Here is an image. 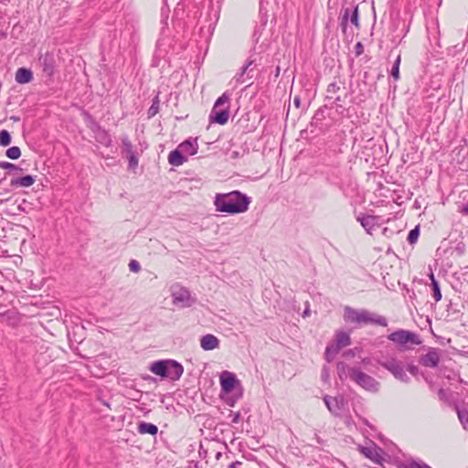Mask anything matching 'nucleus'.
<instances>
[{"mask_svg":"<svg viewBox=\"0 0 468 468\" xmlns=\"http://www.w3.org/2000/svg\"><path fill=\"white\" fill-rule=\"evenodd\" d=\"M239 420H240V412L237 411L234 413L231 422L234 424H237L239 422Z\"/></svg>","mask_w":468,"mask_h":468,"instance_id":"nucleus-43","label":"nucleus"},{"mask_svg":"<svg viewBox=\"0 0 468 468\" xmlns=\"http://www.w3.org/2000/svg\"><path fill=\"white\" fill-rule=\"evenodd\" d=\"M307 314H308V310H305L304 313H303V316H305Z\"/></svg>","mask_w":468,"mask_h":468,"instance_id":"nucleus-57","label":"nucleus"},{"mask_svg":"<svg viewBox=\"0 0 468 468\" xmlns=\"http://www.w3.org/2000/svg\"><path fill=\"white\" fill-rule=\"evenodd\" d=\"M229 95L224 92L218 97L209 113V123L224 125L229 119Z\"/></svg>","mask_w":468,"mask_h":468,"instance_id":"nucleus-5","label":"nucleus"},{"mask_svg":"<svg viewBox=\"0 0 468 468\" xmlns=\"http://www.w3.org/2000/svg\"><path fill=\"white\" fill-rule=\"evenodd\" d=\"M399 468H431L421 460L411 459L406 463H401Z\"/></svg>","mask_w":468,"mask_h":468,"instance_id":"nucleus-27","label":"nucleus"},{"mask_svg":"<svg viewBox=\"0 0 468 468\" xmlns=\"http://www.w3.org/2000/svg\"><path fill=\"white\" fill-rule=\"evenodd\" d=\"M351 345L350 335L345 331H336L334 342L327 345L324 352V359L327 362H332L339 351L346 346Z\"/></svg>","mask_w":468,"mask_h":468,"instance_id":"nucleus-8","label":"nucleus"},{"mask_svg":"<svg viewBox=\"0 0 468 468\" xmlns=\"http://www.w3.org/2000/svg\"><path fill=\"white\" fill-rule=\"evenodd\" d=\"M219 343V339L212 334H207L200 339V346L205 351H211L218 348Z\"/></svg>","mask_w":468,"mask_h":468,"instance_id":"nucleus-17","label":"nucleus"},{"mask_svg":"<svg viewBox=\"0 0 468 468\" xmlns=\"http://www.w3.org/2000/svg\"><path fill=\"white\" fill-rule=\"evenodd\" d=\"M352 381L368 392L376 393L379 390V382L370 375L362 371L360 367H357L355 371L353 370Z\"/></svg>","mask_w":468,"mask_h":468,"instance_id":"nucleus-10","label":"nucleus"},{"mask_svg":"<svg viewBox=\"0 0 468 468\" xmlns=\"http://www.w3.org/2000/svg\"><path fill=\"white\" fill-rule=\"evenodd\" d=\"M171 296L174 304H180L182 307H189L195 302L191 298L190 292L179 284H174L171 287Z\"/></svg>","mask_w":468,"mask_h":468,"instance_id":"nucleus-11","label":"nucleus"},{"mask_svg":"<svg viewBox=\"0 0 468 468\" xmlns=\"http://www.w3.org/2000/svg\"><path fill=\"white\" fill-rule=\"evenodd\" d=\"M257 65L254 59H248L246 63L240 68L239 71L234 76V86L238 87L244 84L247 80L254 78V70Z\"/></svg>","mask_w":468,"mask_h":468,"instance_id":"nucleus-12","label":"nucleus"},{"mask_svg":"<svg viewBox=\"0 0 468 468\" xmlns=\"http://www.w3.org/2000/svg\"><path fill=\"white\" fill-rule=\"evenodd\" d=\"M346 355H347V356H355V350L350 349V350H348V351L346 353Z\"/></svg>","mask_w":468,"mask_h":468,"instance_id":"nucleus-49","label":"nucleus"},{"mask_svg":"<svg viewBox=\"0 0 468 468\" xmlns=\"http://www.w3.org/2000/svg\"><path fill=\"white\" fill-rule=\"evenodd\" d=\"M441 361V350L434 347H429L425 355L419 358L420 365L426 367H437Z\"/></svg>","mask_w":468,"mask_h":468,"instance_id":"nucleus-13","label":"nucleus"},{"mask_svg":"<svg viewBox=\"0 0 468 468\" xmlns=\"http://www.w3.org/2000/svg\"><path fill=\"white\" fill-rule=\"evenodd\" d=\"M161 11H162V15H164L165 13H167L169 10H168V8L165 9V7L163 6Z\"/></svg>","mask_w":468,"mask_h":468,"instance_id":"nucleus-52","label":"nucleus"},{"mask_svg":"<svg viewBox=\"0 0 468 468\" xmlns=\"http://www.w3.org/2000/svg\"><path fill=\"white\" fill-rule=\"evenodd\" d=\"M43 73L48 78H52L55 74L56 60L53 53L46 52L38 58Z\"/></svg>","mask_w":468,"mask_h":468,"instance_id":"nucleus-15","label":"nucleus"},{"mask_svg":"<svg viewBox=\"0 0 468 468\" xmlns=\"http://www.w3.org/2000/svg\"><path fill=\"white\" fill-rule=\"evenodd\" d=\"M431 278V287L432 290V297L435 302H439L441 299V292L440 289L439 282L435 279L433 273L430 275Z\"/></svg>","mask_w":468,"mask_h":468,"instance_id":"nucleus-26","label":"nucleus"},{"mask_svg":"<svg viewBox=\"0 0 468 468\" xmlns=\"http://www.w3.org/2000/svg\"><path fill=\"white\" fill-rule=\"evenodd\" d=\"M368 362H369V359H368V358H365V359H363V363H364V364H367Z\"/></svg>","mask_w":468,"mask_h":468,"instance_id":"nucleus-54","label":"nucleus"},{"mask_svg":"<svg viewBox=\"0 0 468 468\" xmlns=\"http://www.w3.org/2000/svg\"><path fill=\"white\" fill-rule=\"evenodd\" d=\"M378 364L388 370L396 379L409 383L410 378L406 374L403 362L397 359L395 356H386L378 360Z\"/></svg>","mask_w":468,"mask_h":468,"instance_id":"nucleus-6","label":"nucleus"},{"mask_svg":"<svg viewBox=\"0 0 468 468\" xmlns=\"http://www.w3.org/2000/svg\"><path fill=\"white\" fill-rule=\"evenodd\" d=\"M324 402L329 411L335 416H339L341 414L346 405V400L343 396L331 397L329 395H325L324 397Z\"/></svg>","mask_w":468,"mask_h":468,"instance_id":"nucleus-14","label":"nucleus"},{"mask_svg":"<svg viewBox=\"0 0 468 468\" xmlns=\"http://www.w3.org/2000/svg\"><path fill=\"white\" fill-rule=\"evenodd\" d=\"M250 202V197L239 190L226 194H217L214 199L217 211L230 215L246 212Z\"/></svg>","mask_w":468,"mask_h":468,"instance_id":"nucleus-1","label":"nucleus"},{"mask_svg":"<svg viewBox=\"0 0 468 468\" xmlns=\"http://www.w3.org/2000/svg\"><path fill=\"white\" fill-rule=\"evenodd\" d=\"M378 218L379 217L378 216L364 214H360L356 217V220L360 222L361 226L368 234H372V231L375 229V228L379 226Z\"/></svg>","mask_w":468,"mask_h":468,"instance_id":"nucleus-16","label":"nucleus"},{"mask_svg":"<svg viewBox=\"0 0 468 468\" xmlns=\"http://www.w3.org/2000/svg\"><path fill=\"white\" fill-rule=\"evenodd\" d=\"M137 431L140 434L156 435L158 432V427L153 423L143 421L138 424Z\"/></svg>","mask_w":468,"mask_h":468,"instance_id":"nucleus-24","label":"nucleus"},{"mask_svg":"<svg viewBox=\"0 0 468 468\" xmlns=\"http://www.w3.org/2000/svg\"><path fill=\"white\" fill-rule=\"evenodd\" d=\"M460 213H462L463 215H468V202L466 204H464L460 209H459Z\"/></svg>","mask_w":468,"mask_h":468,"instance_id":"nucleus-44","label":"nucleus"},{"mask_svg":"<svg viewBox=\"0 0 468 468\" xmlns=\"http://www.w3.org/2000/svg\"><path fill=\"white\" fill-rule=\"evenodd\" d=\"M129 269L133 272H138L141 270V265H140V263L137 261L132 260L129 262Z\"/></svg>","mask_w":468,"mask_h":468,"instance_id":"nucleus-38","label":"nucleus"},{"mask_svg":"<svg viewBox=\"0 0 468 468\" xmlns=\"http://www.w3.org/2000/svg\"><path fill=\"white\" fill-rule=\"evenodd\" d=\"M378 450H379V448L374 444V447H361L360 452L363 453L367 458L375 460L378 456L377 452Z\"/></svg>","mask_w":468,"mask_h":468,"instance_id":"nucleus-29","label":"nucleus"},{"mask_svg":"<svg viewBox=\"0 0 468 468\" xmlns=\"http://www.w3.org/2000/svg\"><path fill=\"white\" fill-rule=\"evenodd\" d=\"M344 320L346 323L354 324L358 326L367 324H375L387 326V318L367 309H355L350 306L344 308Z\"/></svg>","mask_w":468,"mask_h":468,"instance_id":"nucleus-3","label":"nucleus"},{"mask_svg":"<svg viewBox=\"0 0 468 468\" xmlns=\"http://www.w3.org/2000/svg\"><path fill=\"white\" fill-rule=\"evenodd\" d=\"M37 180V176L27 175L20 177H14L10 181V186L14 188L16 187H28L31 186Z\"/></svg>","mask_w":468,"mask_h":468,"instance_id":"nucleus-20","label":"nucleus"},{"mask_svg":"<svg viewBox=\"0 0 468 468\" xmlns=\"http://www.w3.org/2000/svg\"><path fill=\"white\" fill-rule=\"evenodd\" d=\"M163 1H164V5H167V0H163Z\"/></svg>","mask_w":468,"mask_h":468,"instance_id":"nucleus-58","label":"nucleus"},{"mask_svg":"<svg viewBox=\"0 0 468 468\" xmlns=\"http://www.w3.org/2000/svg\"><path fill=\"white\" fill-rule=\"evenodd\" d=\"M388 228H384V229H383V233H384V234L388 233Z\"/></svg>","mask_w":468,"mask_h":468,"instance_id":"nucleus-55","label":"nucleus"},{"mask_svg":"<svg viewBox=\"0 0 468 468\" xmlns=\"http://www.w3.org/2000/svg\"><path fill=\"white\" fill-rule=\"evenodd\" d=\"M151 372L160 376L161 378H166L173 381L178 380L183 372V366L176 360H158L151 364Z\"/></svg>","mask_w":468,"mask_h":468,"instance_id":"nucleus-4","label":"nucleus"},{"mask_svg":"<svg viewBox=\"0 0 468 468\" xmlns=\"http://www.w3.org/2000/svg\"><path fill=\"white\" fill-rule=\"evenodd\" d=\"M348 22L356 29L360 28L358 5L342 8L339 16V26L344 35H347Z\"/></svg>","mask_w":468,"mask_h":468,"instance_id":"nucleus-9","label":"nucleus"},{"mask_svg":"<svg viewBox=\"0 0 468 468\" xmlns=\"http://www.w3.org/2000/svg\"><path fill=\"white\" fill-rule=\"evenodd\" d=\"M159 111V100L158 97H154L153 100V103L151 107L148 110V115L149 117L154 116Z\"/></svg>","mask_w":468,"mask_h":468,"instance_id":"nucleus-37","label":"nucleus"},{"mask_svg":"<svg viewBox=\"0 0 468 468\" xmlns=\"http://www.w3.org/2000/svg\"><path fill=\"white\" fill-rule=\"evenodd\" d=\"M327 108L326 105H324V107H321L320 109H318L315 113H314V119L315 120H323L324 118V109Z\"/></svg>","mask_w":468,"mask_h":468,"instance_id":"nucleus-40","label":"nucleus"},{"mask_svg":"<svg viewBox=\"0 0 468 468\" xmlns=\"http://www.w3.org/2000/svg\"><path fill=\"white\" fill-rule=\"evenodd\" d=\"M187 161V157L184 155L182 150L177 146L176 149L171 151L168 155V162L175 166L182 165Z\"/></svg>","mask_w":468,"mask_h":468,"instance_id":"nucleus-22","label":"nucleus"},{"mask_svg":"<svg viewBox=\"0 0 468 468\" xmlns=\"http://www.w3.org/2000/svg\"><path fill=\"white\" fill-rule=\"evenodd\" d=\"M264 3H265V0H261L260 1V11L261 12L264 8Z\"/></svg>","mask_w":468,"mask_h":468,"instance_id":"nucleus-48","label":"nucleus"},{"mask_svg":"<svg viewBox=\"0 0 468 468\" xmlns=\"http://www.w3.org/2000/svg\"><path fill=\"white\" fill-rule=\"evenodd\" d=\"M330 101H332V104H335L336 108H342L343 107L342 103H341L342 99H341V97L339 95H337V96L334 97L333 99H331Z\"/></svg>","mask_w":468,"mask_h":468,"instance_id":"nucleus-42","label":"nucleus"},{"mask_svg":"<svg viewBox=\"0 0 468 468\" xmlns=\"http://www.w3.org/2000/svg\"><path fill=\"white\" fill-rule=\"evenodd\" d=\"M5 155L12 160H16L21 155V150L18 146H12L5 151Z\"/></svg>","mask_w":468,"mask_h":468,"instance_id":"nucleus-32","label":"nucleus"},{"mask_svg":"<svg viewBox=\"0 0 468 468\" xmlns=\"http://www.w3.org/2000/svg\"><path fill=\"white\" fill-rule=\"evenodd\" d=\"M342 88H345V80L338 79L331 82L326 88L325 101H330L331 99L337 96Z\"/></svg>","mask_w":468,"mask_h":468,"instance_id":"nucleus-21","label":"nucleus"},{"mask_svg":"<svg viewBox=\"0 0 468 468\" xmlns=\"http://www.w3.org/2000/svg\"><path fill=\"white\" fill-rule=\"evenodd\" d=\"M400 61H401V56H400V54H399L395 59V61L392 65L391 70H390V75L395 80H398L399 79Z\"/></svg>","mask_w":468,"mask_h":468,"instance_id":"nucleus-30","label":"nucleus"},{"mask_svg":"<svg viewBox=\"0 0 468 468\" xmlns=\"http://www.w3.org/2000/svg\"><path fill=\"white\" fill-rule=\"evenodd\" d=\"M358 367H351L345 362H338L336 364V372L340 380L344 381L347 378L353 379V370H356Z\"/></svg>","mask_w":468,"mask_h":468,"instance_id":"nucleus-18","label":"nucleus"},{"mask_svg":"<svg viewBox=\"0 0 468 468\" xmlns=\"http://www.w3.org/2000/svg\"><path fill=\"white\" fill-rule=\"evenodd\" d=\"M103 405H105L106 407L110 408V404L105 402V401H103Z\"/></svg>","mask_w":468,"mask_h":468,"instance_id":"nucleus-56","label":"nucleus"},{"mask_svg":"<svg viewBox=\"0 0 468 468\" xmlns=\"http://www.w3.org/2000/svg\"><path fill=\"white\" fill-rule=\"evenodd\" d=\"M364 53V46L361 42H357L355 45V54L356 57L361 56Z\"/></svg>","mask_w":468,"mask_h":468,"instance_id":"nucleus-41","label":"nucleus"},{"mask_svg":"<svg viewBox=\"0 0 468 468\" xmlns=\"http://www.w3.org/2000/svg\"><path fill=\"white\" fill-rule=\"evenodd\" d=\"M346 423L347 425H350V424H351V417H350V416L346 417Z\"/></svg>","mask_w":468,"mask_h":468,"instance_id":"nucleus-51","label":"nucleus"},{"mask_svg":"<svg viewBox=\"0 0 468 468\" xmlns=\"http://www.w3.org/2000/svg\"><path fill=\"white\" fill-rule=\"evenodd\" d=\"M242 463L239 462V461H235L233 463H231L229 465V468H239V466H241Z\"/></svg>","mask_w":468,"mask_h":468,"instance_id":"nucleus-46","label":"nucleus"},{"mask_svg":"<svg viewBox=\"0 0 468 468\" xmlns=\"http://www.w3.org/2000/svg\"><path fill=\"white\" fill-rule=\"evenodd\" d=\"M133 146L127 135L122 138V154L125 155L131 152H133Z\"/></svg>","mask_w":468,"mask_h":468,"instance_id":"nucleus-31","label":"nucleus"},{"mask_svg":"<svg viewBox=\"0 0 468 468\" xmlns=\"http://www.w3.org/2000/svg\"><path fill=\"white\" fill-rule=\"evenodd\" d=\"M293 104H294V106L296 108H300L301 107V98H300V96L297 95V96H295L293 98Z\"/></svg>","mask_w":468,"mask_h":468,"instance_id":"nucleus-45","label":"nucleus"},{"mask_svg":"<svg viewBox=\"0 0 468 468\" xmlns=\"http://www.w3.org/2000/svg\"><path fill=\"white\" fill-rule=\"evenodd\" d=\"M178 147L184 154L194 155L197 153L198 150L197 138L189 137L188 139L182 142Z\"/></svg>","mask_w":468,"mask_h":468,"instance_id":"nucleus-19","label":"nucleus"},{"mask_svg":"<svg viewBox=\"0 0 468 468\" xmlns=\"http://www.w3.org/2000/svg\"><path fill=\"white\" fill-rule=\"evenodd\" d=\"M15 79L19 84H27L33 80V73L29 69L19 68L16 72Z\"/></svg>","mask_w":468,"mask_h":468,"instance_id":"nucleus-23","label":"nucleus"},{"mask_svg":"<svg viewBox=\"0 0 468 468\" xmlns=\"http://www.w3.org/2000/svg\"><path fill=\"white\" fill-rule=\"evenodd\" d=\"M280 71H281V69L279 66H277L276 69H275V77H278L280 75Z\"/></svg>","mask_w":468,"mask_h":468,"instance_id":"nucleus-50","label":"nucleus"},{"mask_svg":"<svg viewBox=\"0 0 468 468\" xmlns=\"http://www.w3.org/2000/svg\"><path fill=\"white\" fill-rule=\"evenodd\" d=\"M96 139L98 142H100L101 144L105 146H110L112 144V138L110 133L105 129H102L101 127H98Z\"/></svg>","mask_w":468,"mask_h":468,"instance_id":"nucleus-25","label":"nucleus"},{"mask_svg":"<svg viewBox=\"0 0 468 468\" xmlns=\"http://www.w3.org/2000/svg\"><path fill=\"white\" fill-rule=\"evenodd\" d=\"M128 159V169L132 171H135V169L138 167L139 160L138 156L136 154V152H131L129 154H126L124 155Z\"/></svg>","mask_w":468,"mask_h":468,"instance_id":"nucleus-28","label":"nucleus"},{"mask_svg":"<svg viewBox=\"0 0 468 468\" xmlns=\"http://www.w3.org/2000/svg\"><path fill=\"white\" fill-rule=\"evenodd\" d=\"M0 168L7 169L10 171H13L15 173L22 172V168L17 166L15 164L5 162V161H0Z\"/></svg>","mask_w":468,"mask_h":468,"instance_id":"nucleus-35","label":"nucleus"},{"mask_svg":"<svg viewBox=\"0 0 468 468\" xmlns=\"http://www.w3.org/2000/svg\"><path fill=\"white\" fill-rule=\"evenodd\" d=\"M388 339L398 345L399 350H408L410 347L408 344L419 346L421 340L419 335L411 331L399 329L388 335Z\"/></svg>","mask_w":468,"mask_h":468,"instance_id":"nucleus-7","label":"nucleus"},{"mask_svg":"<svg viewBox=\"0 0 468 468\" xmlns=\"http://www.w3.org/2000/svg\"><path fill=\"white\" fill-rule=\"evenodd\" d=\"M18 209H19L20 211L25 212V208H24V207H22V206H21V205H20V206H18Z\"/></svg>","mask_w":468,"mask_h":468,"instance_id":"nucleus-53","label":"nucleus"},{"mask_svg":"<svg viewBox=\"0 0 468 468\" xmlns=\"http://www.w3.org/2000/svg\"><path fill=\"white\" fill-rule=\"evenodd\" d=\"M420 236V228L419 226H416L414 229H412L409 234L407 240L410 244H414L417 242Z\"/></svg>","mask_w":468,"mask_h":468,"instance_id":"nucleus-33","label":"nucleus"},{"mask_svg":"<svg viewBox=\"0 0 468 468\" xmlns=\"http://www.w3.org/2000/svg\"><path fill=\"white\" fill-rule=\"evenodd\" d=\"M457 414L460 422L463 424L464 429H467L468 424V411L466 410H457Z\"/></svg>","mask_w":468,"mask_h":468,"instance_id":"nucleus-36","label":"nucleus"},{"mask_svg":"<svg viewBox=\"0 0 468 468\" xmlns=\"http://www.w3.org/2000/svg\"><path fill=\"white\" fill-rule=\"evenodd\" d=\"M407 370L414 377L418 376L420 373L419 367L413 363H410L407 367Z\"/></svg>","mask_w":468,"mask_h":468,"instance_id":"nucleus-39","label":"nucleus"},{"mask_svg":"<svg viewBox=\"0 0 468 468\" xmlns=\"http://www.w3.org/2000/svg\"><path fill=\"white\" fill-rule=\"evenodd\" d=\"M220 399L229 407H233L243 396V387L236 375L224 370L219 376Z\"/></svg>","mask_w":468,"mask_h":468,"instance_id":"nucleus-2","label":"nucleus"},{"mask_svg":"<svg viewBox=\"0 0 468 468\" xmlns=\"http://www.w3.org/2000/svg\"><path fill=\"white\" fill-rule=\"evenodd\" d=\"M438 395H439L440 399H444L446 396L445 390L443 388H440L438 391Z\"/></svg>","mask_w":468,"mask_h":468,"instance_id":"nucleus-47","label":"nucleus"},{"mask_svg":"<svg viewBox=\"0 0 468 468\" xmlns=\"http://www.w3.org/2000/svg\"><path fill=\"white\" fill-rule=\"evenodd\" d=\"M11 144V135L10 133L6 130H2L0 132V145L1 146H7Z\"/></svg>","mask_w":468,"mask_h":468,"instance_id":"nucleus-34","label":"nucleus"}]
</instances>
